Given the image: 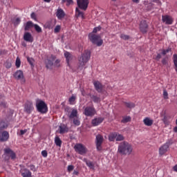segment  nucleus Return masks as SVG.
<instances>
[{
	"label": "nucleus",
	"instance_id": "f3484780",
	"mask_svg": "<svg viewBox=\"0 0 177 177\" xmlns=\"http://www.w3.org/2000/svg\"><path fill=\"white\" fill-rule=\"evenodd\" d=\"M9 136V132L6 131L0 133V142H8Z\"/></svg>",
	"mask_w": 177,
	"mask_h": 177
},
{
	"label": "nucleus",
	"instance_id": "4d7b16f0",
	"mask_svg": "<svg viewBox=\"0 0 177 177\" xmlns=\"http://www.w3.org/2000/svg\"><path fill=\"white\" fill-rule=\"evenodd\" d=\"M46 28H49V29L52 28V25L50 24V22H47L46 24Z\"/></svg>",
	"mask_w": 177,
	"mask_h": 177
},
{
	"label": "nucleus",
	"instance_id": "cd10ccee",
	"mask_svg": "<svg viewBox=\"0 0 177 177\" xmlns=\"http://www.w3.org/2000/svg\"><path fill=\"white\" fill-rule=\"evenodd\" d=\"M27 60L31 67H35V60L32 57H27Z\"/></svg>",
	"mask_w": 177,
	"mask_h": 177
},
{
	"label": "nucleus",
	"instance_id": "79ce46f5",
	"mask_svg": "<svg viewBox=\"0 0 177 177\" xmlns=\"http://www.w3.org/2000/svg\"><path fill=\"white\" fill-rule=\"evenodd\" d=\"M120 38L124 41H128V39H129L131 37L127 35L122 34L120 35Z\"/></svg>",
	"mask_w": 177,
	"mask_h": 177
},
{
	"label": "nucleus",
	"instance_id": "4c0bfd02",
	"mask_svg": "<svg viewBox=\"0 0 177 177\" xmlns=\"http://www.w3.org/2000/svg\"><path fill=\"white\" fill-rule=\"evenodd\" d=\"M33 27L37 32H42V28L38 24H34Z\"/></svg>",
	"mask_w": 177,
	"mask_h": 177
},
{
	"label": "nucleus",
	"instance_id": "69168bd1",
	"mask_svg": "<svg viewBox=\"0 0 177 177\" xmlns=\"http://www.w3.org/2000/svg\"><path fill=\"white\" fill-rule=\"evenodd\" d=\"M79 174H80V173H79L78 171H75V170L73 171V175H77V176H78Z\"/></svg>",
	"mask_w": 177,
	"mask_h": 177
},
{
	"label": "nucleus",
	"instance_id": "412c9836",
	"mask_svg": "<svg viewBox=\"0 0 177 177\" xmlns=\"http://www.w3.org/2000/svg\"><path fill=\"white\" fill-rule=\"evenodd\" d=\"M59 133L63 135V133H67L68 132V127L67 124H62L59 127Z\"/></svg>",
	"mask_w": 177,
	"mask_h": 177
},
{
	"label": "nucleus",
	"instance_id": "b1692460",
	"mask_svg": "<svg viewBox=\"0 0 177 177\" xmlns=\"http://www.w3.org/2000/svg\"><path fill=\"white\" fill-rule=\"evenodd\" d=\"M153 122H154V121L149 117H147L143 120V123L146 127H151V125H153Z\"/></svg>",
	"mask_w": 177,
	"mask_h": 177
},
{
	"label": "nucleus",
	"instance_id": "6e6d98bb",
	"mask_svg": "<svg viewBox=\"0 0 177 177\" xmlns=\"http://www.w3.org/2000/svg\"><path fill=\"white\" fill-rule=\"evenodd\" d=\"M26 132H27V129L20 130L19 135H20L21 136H23V135H24V133H26Z\"/></svg>",
	"mask_w": 177,
	"mask_h": 177
},
{
	"label": "nucleus",
	"instance_id": "c9c22d12",
	"mask_svg": "<svg viewBox=\"0 0 177 177\" xmlns=\"http://www.w3.org/2000/svg\"><path fill=\"white\" fill-rule=\"evenodd\" d=\"M125 138L123 137L121 134L116 133V141L117 142H121L122 140H124Z\"/></svg>",
	"mask_w": 177,
	"mask_h": 177
},
{
	"label": "nucleus",
	"instance_id": "a18cd8bd",
	"mask_svg": "<svg viewBox=\"0 0 177 177\" xmlns=\"http://www.w3.org/2000/svg\"><path fill=\"white\" fill-rule=\"evenodd\" d=\"M20 21H21L20 18H16V19L14 21L15 26H19V24H20Z\"/></svg>",
	"mask_w": 177,
	"mask_h": 177
},
{
	"label": "nucleus",
	"instance_id": "4468645a",
	"mask_svg": "<svg viewBox=\"0 0 177 177\" xmlns=\"http://www.w3.org/2000/svg\"><path fill=\"white\" fill-rule=\"evenodd\" d=\"M56 17H57L58 20H63L66 17V12L62 8H58L55 12Z\"/></svg>",
	"mask_w": 177,
	"mask_h": 177
},
{
	"label": "nucleus",
	"instance_id": "72a5a7b5",
	"mask_svg": "<svg viewBox=\"0 0 177 177\" xmlns=\"http://www.w3.org/2000/svg\"><path fill=\"white\" fill-rule=\"evenodd\" d=\"M124 104L128 109H134L135 107V103L133 102H124Z\"/></svg>",
	"mask_w": 177,
	"mask_h": 177
},
{
	"label": "nucleus",
	"instance_id": "6ab92c4d",
	"mask_svg": "<svg viewBox=\"0 0 177 177\" xmlns=\"http://www.w3.org/2000/svg\"><path fill=\"white\" fill-rule=\"evenodd\" d=\"M64 57H65V59L66 60L68 67H71V66L70 65V62L73 59V55H71V53H70L69 52L65 51L64 52Z\"/></svg>",
	"mask_w": 177,
	"mask_h": 177
},
{
	"label": "nucleus",
	"instance_id": "2eb2a0df",
	"mask_svg": "<svg viewBox=\"0 0 177 177\" xmlns=\"http://www.w3.org/2000/svg\"><path fill=\"white\" fill-rule=\"evenodd\" d=\"M14 77L16 80H22L23 82H26V80L24 79V74L21 70L17 71L14 73Z\"/></svg>",
	"mask_w": 177,
	"mask_h": 177
},
{
	"label": "nucleus",
	"instance_id": "338daca9",
	"mask_svg": "<svg viewBox=\"0 0 177 177\" xmlns=\"http://www.w3.org/2000/svg\"><path fill=\"white\" fill-rule=\"evenodd\" d=\"M44 2H47V3H50V1L52 0H43Z\"/></svg>",
	"mask_w": 177,
	"mask_h": 177
},
{
	"label": "nucleus",
	"instance_id": "393cba45",
	"mask_svg": "<svg viewBox=\"0 0 177 177\" xmlns=\"http://www.w3.org/2000/svg\"><path fill=\"white\" fill-rule=\"evenodd\" d=\"M21 174L23 177H31V171L27 169H23Z\"/></svg>",
	"mask_w": 177,
	"mask_h": 177
},
{
	"label": "nucleus",
	"instance_id": "c03bdc74",
	"mask_svg": "<svg viewBox=\"0 0 177 177\" xmlns=\"http://www.w3.org/2000/svg\"><path fill=\"white\" fill-rule=\"evenodd\" d=\"M100 30H102V26H99L97 27H95L93 28L92 33L96 34V32H97V31H100Z\"/></svg>",
	"mask_w": 177,
	"mask_h": 177
},
{
	"label": "nucleus",
	"instance_id": "09e8293b",
	"mask_svg": "<svg viewBox=\"0 0 177 177\" xmlns=\"http://www.w3.org/2000/svg\"><path fill=\"white\" fill-rule=\"evenodd\" d=\"M5 66H6V68H10V67H12V63L7 61L5 63Z\"/></svg>",
	"mask_w": 177,
	"mask_h": 177
},
{
	"label": "nucleus",
	"instance_id": "20e7f679",
	"mask_svg": "<svg viewBox=\"0 0 177 177\" xmlns=\"http://www.w3.org/2000/svg\"><path fill=\"white\" fill-rule=\"evenodd\" d=\"M37 110L39 113L41 114H45L48 113V106L45 103V102L42 100H38L36 103Z\"/></svg>",
	"mask_w": 177,
	"mask_h": 177
},
{
	"label": "nucleus",
	"instance_id": "423d86ee",
	"mask_svg": "<svg viewBox=\"0 0 177 177\" xmlns=\"http://www.w3.org/2000/svg\"><path fill=\"white\" fill-rule=\"evenodd\" d=\"M104 140V138H103V136L100 134H97L95 137V145L96 148L98 151H100L102 150V145H103V142Z\"/></svg>",
	"mask_w": 177,
	"mask_h": 177
},
{
	"label": "nucleus",
	"instance_id": "5701e85b",
	"mask_svg": "<svg viewBox=\"0 0 177 177\" xmlns=\"http://www.w3.org/2000/svg\"><path fill=\"white\" fill-rule=\"evenodd\" d=\"M89 97L94 103H100V102H102L100 96H97V95L90 94Z\"/></svg>",
	"mask_w": 177,
	"mask_h": 177
},
{
	"label": "nucleus",
	"instance_id": "37998d69",
	"mask_svg": "<svg viewBox=\"0 0 177 177\" xmlns=\"http://www.w3.org/2000/svg\"><path fill=\"white\" fill-rule=\"evenodd\" d=\"M171 48H167V49H163L161 50V55H163V56H165L167 53H169V52H171Z\"/></svg>",
	"mask_w": 177,
	"mask_h": 177
},
{
	"label": "nucleus",
	"instance_id": "052dcab7",
	"mask_svg": "<svg viewBox=\"0 0 177 177\" xmlns=\"http://www.w3.org/2000/svg\"><path fill=\"white\" fill-rule=\"evenodd\" d=\"M59 63H60V60L57 59V60L55 61V66H57L58 67Z\"/></svg>",
	"mask_w": 177,
	"mask_h": 177
},
{
	"label": "nucleus",
	"instance_id": "7c9ffc66",
	"mask_svg": "<svg viewBox=\"0 0 177 177\" xmlns=\"http://www.w3.org/2000/svg\"><path fill=\"white\" fill-rule=\"evenodd\" d=\"M75 12L78 17H82V19H85V17L84 16V12L80 10V9L76 8Z\"/></svg>",
	"mask_w": 177,
	"mask_h": 177
},
{
	"label": "nucleus",
	"instance_id": "de8ad7c7",
	"mask_svg": "<svg viewBox=\"0 0 177 177\" xmlns=\"http://www.w3.org/2000/svg\"><path fill=\"white\" fill-rule=\"evenodd\" d=\"M30 17L31 19L37 21V15L35 14V12H32L30 15Z\"/></svg>",
	"mask_w": 177,
	"mask_h": 177
},
{
	"label": "nucleus",
	"instance_id": "ddd939ff",
	"mask_svg": "<svg viewBox=\"0 0 177 177\" xmlns=\"http://www.w3.org/2000/svg\"><path fill=\"white\" fill-rule=\"evenodd\" d=\"M103 121H104V118L97 117L92 120L91 124L93 127H97L98 125H100Z\"/></svg>",
	"mask_w": 177,
	"mask_h": 177
},
{
	"label": "nucleus",
	"instance_id": "e2e57ef3",
	"mask_svg": "<svg viewBox=\"0 0 177 177\" xmlns=\"http://www.w3.org/2000/svg\"><path fill=\"white\" fill-rule=\"evenodd\" d=\"M173 169L175 172H177V164L175 166H174Z\"/></svg>",
	"mask_w": 177,
	"mask_h": 177
},
{
	"label": "nucleus",
	"instance_id": "c85d7f7f",
	"mask_svg": "<svg viewBox=\"0 0 177 177\" xmlns=\"http://www.w3.org/2000/svg\"><path fill=\"white\" fill-rule=\"evenodd\" d=\"M116 138H117V133H112L109 136V140L110 142H114Z\"/></svg>",
	"mask_w": 177,
	"mask_h": 177
},
{
	"label": "nucleus",
	"instance_id": "aec40b11",
	"mask_svg": "<svg viewBox=\"0 0 177 177\" xmlns=\"http://www.w3.org/2000/svg\"><path fill=\"white\" fill-rule=\"evenodd\" d=\"M4 152L7 156H9L11 158V160H15L16 159V153L12 151L10 149H4Z\"/></svg>",
	"mask_w": 177,
	"mask_h": 177
},
{
	"label": "nucleus",
	"instance_id": "0e129e2a",
	"mask_svg": "<svg viewBox=\"0 0 177 177\" xmlns=\"http://www.w3.org/2000/svg\"><path fill=\"white\" fill-rule=\"evenodd\" d=\"M134 3H139L140 2V0H132Z\"/></svg>",
	"mask_w": 177,
	"mask_h": 177
},
{
	"label": "nucleus",
	"instance_id": "0eeeda50",
	"mask_svg": "<svg viewBox=\"0 0 177 177\" xmlns=\"http://www.w3.org/2000/svg\"><path fill=\"white\" fill-rule=\"evenodd\" d=\"M84 114L86 117H93V115L96 114V109H95V107H93V106H87L84 109Z\"/></svg>",
	"mask_w": 177,
	"mask_h": 177
},
{
	"label": "nucleus",
	"instance_id": "6e6552de",
	"mask_svg": "<svg viewBox=\"0 0 177 177\" xmlns=\"http://www.w3.org/2000/svg\"><path fill=\"white\" fill-rule=\"evenodd\" d=\"M77 3L80 9L82 10H86L89 5V0H77Z\"/></svg>",
	"mask_w": 177,
	"mask_h": 177
},
{
	"label": "nucleus",
	"instance_id": "a211bd4d",
	"mask_svg": "<svg viewBox=\"0 0 177 177\" xmlns=\"http://www.w3.org/2000/svg\"><path fill=\"white\" fill-rule=\"evenodd\" d=\"M162 20L163 23H165V24H172V23H174V19H172V17L169 15H162Z\"/></svg>",
	"mask_w": 177,
	"mask_h": 177
},
{
	"label": "nucleus",
	"instance_id": "bf43d9fd",
	"mask_svg": "<svg viewBox=\"0 0 177 177\" xmlns=\"http://www.w3.org/2000/svg\"><path fill=\"white\" fill-rule=\"evenodd\" d=\"M153 2H155V3H158V5H161V1L160 0H153Z\"/></svg>",
	"mask_w": 177,
	"mask_h": 177
},
{
	"label": "nucleus",
	"instance_id": "dca6fc26",
	"mask_svg": "<svg viewBox=\"0 0 177 177\" xmlns=\"http://www.w3.org/2000/svg\"><path fill=\"white\" fill-rule=\"evenodd\" d=\"M93 85L95 86V91H97V92H98V93H102V92H103V84H102V83H100V82L99 81H95L93 82Z\"/></svg>",
	"mask_w": 177,
	"mask_h": 177
},
{
	"label": "nucleus",
	"instance_id": "e433bc0d",
	"mask_svg": "<svg viewBox=\"0 0 177 177\" xmlns=\"http://www.w3.org/2000/svg\"><path fill=\"white\" fill-rule=\"evenodd\" d=\"M75 99H77V97L75 95H73L71 97L68 99V102L70 104H74V102H75Z\"/></svg>",
	"mask_w": 177,
	"mask_h": 177
},
{
	"label": "nucleus",
	"instance_id": "f03ea898",
	"mask_svg": "<svg viewBox=\"0 0 177 177\" xmlns=\"http://www.w3.org/2000/svg\"><path fill=\"white\" fill-rule=\"evenodd\" d=\"M91 53L89 50H85L84 53L79 57L78 70H83L89 60H91Z\"/></svg>",
	"mask_w": 177,
	"mask_h": 177
},
{
	"label": "nucleus",
	"instance_id": "9b49d317",
	"mask_svg": "<svg viewBox=\"0 0 177 177\" xmlns=\"http://www.w3.org/2000/svg\"><path fill=\"white\" fill-rule=\"evenodd\" d=\"M24 110L28 114H31V111L34 110V106L32 105V102L30 101H27L25 104Z\"/></svg>",
	"mask_w": 177,
	"mask_h": 177
},
{
	"label": "nucleus",
	"instance_id": "680f3d73",
	"mask_svg": "<svg viewBox=\"0 0 177 177\" xmlns=\"http://www.w3.org/2000/svg\"><path fill=\"white\" fill-rule=\"evenodd\" d=\"M5 53H6V51L3 50H0V56H1V55H5Z\"/></svg>",
	"mask_w": 177,
	"mask_h": 177
},
{
	"label": "nucleus",
	"instance_id": "f8f14e48",
	"mask_svg": "<svg viewBox=\"0 0 177 177\" xmlns=\"http://www.w3.org/2000/svg\"><path fill=\"white\" fill-rule=\"evenodd\" d=\"M140 30L142 34H147L149 30V26L146 21H142L140 24Z\"/></svg>",
	"mask_w": 177,
	"mask_h": 177
},
{
	"label": "nucleus",
	"instance_id": "4be33fe9",
	"mask_svg": "<svg viewBox=\"0 0 177 177\" xmlns=\"http://www.w3.org/2000/svg\"><path fill=\"white\" fill-rule=\"evenodd\" d=\"M84 162L86 163V165L90 169H95V162L86 159L84 158L83 159Z\"/></svg>",
	"mask_w": 177,
	"mask_h": 177
},
{
	"label": "nucleus",
	"instance_id": "a878e982",
	"mask_svg": "<svg viewBox=\"0 0 177 177\" xmlns=\"http://www.w3.org/2000/svg\"><path fill=\"white\" fill-rule=\"evenodd\" d=\"M78 118V111H77V109H73L72 110L70 115H69V118L71 120H73V118Z\"/></svg>",
	"mask_w": 177,
	"mask_h": 177
},
{
	"label": "nucleus",
	"instance_id": "864d4df0",
	"mask_svg": "<svg viewBox=\"0 0 177 177\" xmlns=\"http://www.w3.org/2000/svg\"><path fill=\"white\" fill-rule=\"evenodd\" d=\"M68 172H71L74 169V165L68 166Z\"/></svg>",
	"mask_w": 177,
	"mask_h": 177
},
{
	"label": "nucleus",
	"instance_id": "58836bf2",
	"mask_svg": "<svg viewBox=\"0 0 177 177\" xmlns=\"http://www.w3.org/2000/svg\"><path fill=\"white\" fill-rule=\"evenodd\" d=\"M73 124L74 125H76V127H80V125H81V122L80 121V119H78V118H75L73 119Z\"/></svg>",
	"mask_w": 177,
	"mask_h": 177
},
{
	"label": "nucleus",
	"instance_id": "f704fd0d",
	"mask_svg": "<svg viewBox=\"0 0 177 177\" xmlns=\"http://www.w3.org/2000/svg\"><path fill=\"white\" fill-rule=\"evenodd\" d=\"M131 121V118L129 116H125L122 118L121 120V122L123 124H127V122H130Z\"/></svg>",
	"mask_w": 177,
	"mask_h": 177
},
{
	"label": "nucleus",
	"instance_id": "bb28decb",
	"mask_svg": "<svg viewBox=\"0 0 177 177\" xmlns=\"http://www.w3.org/2000/svg\"><path fill=\"white\" fill-rule=\"evenodd\" d=\"M24 39L25 41H28V42H31L32 41L31 34L30 32H26L24 35Z\"/></svg>",
	"mask_w": 177,
	"mask_h": 177
},
{
	"label": "nucleus",
	"instance_id": "774afa93",
	"mask_svg": "<svg viewBox=\"0 0 177 177\" xmlns=\"http://www.w3.org/2000/svg\"><path fill=\"white\" fill-rule=\"evenodd\" d=\"M174 132H177V127H176L174 128Z\"/></svg>",
	"mask_w": 177,
	"mask_h": 177
},
{
	"label": "nucleus",
	"instance_id": "7ed1b4c3",
	"mask_svg": "<svg viewBox=\"0 0 177 177\" xmlns=\"http://www.w3.org/2000/svg\"><path fill=\"white\" fill-rule=\"evenodd\" d=\"M88 39L92 42V44H95L96 45H103V39L100 35H95V33L88 34Z\"/></svg>",
	"mask_w": 177,
	"mask_h": 177
},
{
	"label": "nucleus",
	"instance_id": "2f4dec72",
	"mask_svg": "<svg viewBox=\"0 0 177 177\" xmlns=\"http://www.w3.org/2000/svg\"><path fill=\"white\" fill-rule=\"evenodd\" d=\"M7 127L8 123L4 121H0V131H2V129H6Z\"/></svg>",
	"mask_w": 177,
	"mask_h": 177
},
{
	"label": "nucleus",
	"instance_id": "c756f323",
	"mask_svg": "<svg viewBox=\"0 0 177 177\" xmlns=\"http://www.w3.org/2000/svg\"><path fill=\"white\" fill-rule=\"evenodd\" d=\"M55 143L56 146H58L59 147H62V140H60V138H59V136H56L55 138Z\"/></svg>",
	"mask_w": 177,
	"mask_h": 177
},
{
	"label": "nucleus",
	"instance_id": "49530a36",
	"mask_svg": "<svg viewBox=\"0 0 177 177\" xmlns=\"http://www.w3.org/2000/svg\"><path fill=\"white\" fill-rule=\"evenodd\" d=\"M163 97L164 99H169L168 92L167 91V90H163Z\"/></svg>",
	"mask_w": 177,
	"mask_h": 177
},
{
	"label": "nucleus",
	"instance_id": "39448f33",
	"mask_svg": "<svg viewBox=\"0 0 177 177\" xmlns=\"http://www.w3.org/2000/svg\"><path fill=\"white\" fill-rule=\"evenodd\" d=\"M74 149L76 153H78V154H80L81 156H84V154H86V153H88L86 147L80 143L76 144L74 147Z\"/></svg>",
	"mask_w": 177,
	"mask_h": 177
},
{
	"label": "nucleus",
	"instance_id": "3c124183",
	"mask_svg": "<svg viewBox=\"0 0 177 177\" xmlns=\"http://www.w3.org/2000/svg\"><path fill=\"white\" fill-rule=\"evenodd\" d=\"M61 28L60 26L57 25L54 29V32H59Z\"/></svg>",
	"mask_w": 177,
	"mask_h": 177
},
{
	"label": "nucleus",
	"instance_id": "5fc2aeb1",
	"mask_svg": "<svg viewBox=\"0 0 177 177\" xmlns=\"http://www.w3.org/2000/svg\"><path fill=\"white\" fill-rule=\"evenodd\" d=\"M160 59H161V54L160 53H158L156 58H155V60H156L157 62L160 61Z\"/></svg>",
	"mask_w": 177,
	"mask_h": 177
},
{
	"label": "nucleus",
	"instance_id": "1a4fd4ad",
	"mask_svg": "<svg viewBox=\"0 0 177 177\" xmlns=\"http://www.w3.org/2000/svg\"><path fill=\"white\" fill-rule=\"evenodd\" d=\"M56 60V56L51 55L50 57H48L45 61V64L46 68H51L53 66V62Z\"/></svg>",
	"mask_w": 177,
	"mask_h": 177
},
{
	"label": "nucleus",
	"instance_id": "603ef678",
	"mask_svg": "<svg viewBox=\"0 0 177 177\" xmlns=\"http://www.w3.org/2000/svg\"><path fill=\"white\" fill-rule=\"evenodd\" d=\"M41 156L46 158V157H48V151L46 150L42 151Z\"/></svg>",
	"mask_w": 177,
	"mask_h": 177
},
{
	"label": "nucleus",
	"instance_id": "a19ab883",
	"mask_svg": "<svg viewBox=\"0 0 177 177\" xmlns=\"http://www.w3.org/2000/svg\"><path fill=\"white\" fill-rule=\"evenodd\" d=\"M63 3H66V6H70V5H73V0H62Z\"/></svg>",
	"mask_w": 177,
	"mask_h": 177
},
{
	"label": "nucleus",
	"instance_id": "ea45409f",
	"mask_svg": "<svg viewBox=\"0 0 177 177\" xmlns=\"http://www.w3.org/2000/svg\"><path fill=\"white\" fill-rule=\"evenodd\" d=\"M21 64V61L20 60V58H19V57H17L16 59V62H15V66H16L17 68H19Z\"/></svg>",
	"mask_w": 177,
	"mask_h": 177
},
{
	"label": "nucleus",
	"instance_id": "13d9d810",
	"mask_svg": "<svg viewBox=\"0 0 177 177\" xmlns=\"http://www.w3.org/2000/svg\"><path fill=\"white\" fill-rule=\"evenodd\" d=\"M30 171H33V172H35V171H37V169L35 168V166L32 165L30 166Z\"/></svg>",
	"mask_w": 177,
	"mask_h": 177
},
{
	"label": "nucleus",
	"instance_id": "473e14b6",
	"mask_svg": "<svg viewBox=\"0 0 177 177\" xmlns=\"http://www.w3.org/2000/svg\"><path fill=\"white\" fill-rule=\"evenodd\" d=\"M33 24L32 21H28L25 26V31H28L31 27H32Z\"/></svg>",
	"mask_w": 177,
	"mask_h": 177
},
{
	"label": "nucleus",
	"instance_id": "f257e3e1",
	"mask_svg": "<svg viewBox=\"0 0 177 177\" xmlns=\"http://www.w3.org/2000/svg\"><path fill=\"white\" fill-rule=\"evenodd\" d=\"M133 151L132 145L127 141L120 142L118 147V151L121 156H131Z\"/></svg>",
	"mask_w": 177,
	"mask_h": 177
},
{
	"label": "nucleus",
	"instance_id": "9d476101",
	"mask_svg": "<svg viewBox=\"0 0 177 177\" xmlns=\"http://www.w3.org/2000/svg\"><path fill=\"white\" fill-rule=\"evenodd\" d=\"M171 145H172V142H171V141H168L162 147H160L159 149V154H160V156L165 154V153L168 151V149Z\"/></svg>",
	"mask_w": 177,
	"mask_h": 177
},
{
	"label": "nucleus",
	"instance_id": "8fccbe9b",
	"mask_svg": "<svg viewBox=\"0 0 177 177\" xmlns=\"http://www.w3.org/2000/svg\"><path fill=\"white\" fill-rule=\"evenodd\" d=\"M162 64H163V66H167V64H168V59L167 58H163L162 59Z\"/></svg>",
	"mask_w": 177,
	"mask_h": 177
}]
</instances>
